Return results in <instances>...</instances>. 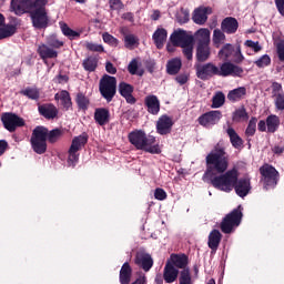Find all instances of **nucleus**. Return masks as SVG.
I'll return each instance as SVG.
<instances>
[{"mask_svg":"<svg viewBox=\"0 0 284 284\" xmlns=\"http://www.w3.org/2000/svg\"><path fill=\"white\" fill-rule=\"evenodd\" d=\"M17 32V27L12 24H7L3 28H0V39H8V37H12Z\"/></svg>","mask_w":284,"mask_h":284,"instance_id":"a19ab883","label":"nucleus"},{"mask_svg":"<svg viewBox=\"0 0 284 284\" xmlns=\"http://www.w3.org/2000/svg\"><path fill=\"white\" fill-rule=\"evenodd\" d=\"M183 63L181 62V59L175 58L168 62L166 64V71L169 74H179L181 72V67Z\"/></svg>","mask_w":284,"mask_h":284,"instance_id":"f704fd0d","label":"nucleus"},{"mask_svg":"<svg viewBox=\"0 0 284 284\" xmlns=\"http://www.w3.org/2000/svg\"><path fill=\"white\" fill-rule=\"evenodd\" d=\"M39 113L41 116H44V119H57V115L59 114V109L54 106V104H42L38 108Z\"/></svg>","mask_w":284,"mask_h":284,"instance_id":"5701e85b","label":"nucleus"},{"mask_svg":"<svg viewBox=\"0 0 284 284\" xmlns=\"http://www.w3.org/2000/svg\"><path fill=\"white\" fill-rule=\"evenodd\" d=\"M242 219L243 212L241 211V206L229 213L221 223L223 234H232L241 225Z\"/></svg>","mask_w":284,"mask_h":284,"instance_id":"0eeeda50","label":"nucleus"},{"mask_svg":"<svg viewBox=\"0 0 284 284\" xmlns=\"http://www.w3.org/2000/svg\"><path fill=\"white\" fill-rule=\"evenodd\" d=\"M20 94H23L27 99H31V101H39V98L41 97V92L37 87H27L20 91Z\"/></svg>","mask_w":284,"mask_h":284,"instance_id":"473e14b6","label":"nucleus"},{"mask_svg":"<svg viewBox=\"0 0 284 284\" xmlns=\"http://www.w3.org/2000/svg\"><path fill=\"white\" fill-rule=\"evenodd\" d=\"M99 91L103 99L110 103L116 94V78L108 74L103 75L100 80Z\"/></svg>","mask_w":284,"mask_h":284,"instance_id":"6e6552de","label":"nucleus"},{"mask_svg":"<svg viewBox=\"0 0 284 284\" xmlns=\"http://www.w3.org/2000/svg\"><path fill=\"white\" fill-rule=\"evenodd\" d=\"M47 44H49V47L53 48L54 50V49L63 48L64 42L59 40L57 36L52 34L47 38Z\"/></svg>","mask_w":284,"mask_h":284,"instance_id":"79ce46f5","label":"nucleus"},{"mask_svg":"<svg viewBox=\"0 0 284 284\" xmlns=\"http://www.w3.org/2000/svg\"><path fill=\"white\" fill-rule=\"evenodd\" d=\"M59 26L62 34H64V37H68V39H70L71 41L81 37V33L69 28L68 23L60 22Z\"/></svg>","mask_w":284,"mask_h":284,"instance_id":"72a5a7b5","label":"nucleus"},{"mask_svg":"<svg viewBox=\"0 0 284 284\" xmlns=\"http://www.w3.org/2000/svg\"><path fill=\"white\" fill-rule=\"evenodd\" d=\"M129 141L136 150H143L144 152H149V154H161V146L156 143V138L146 135L141 130L129 133Z\"/></svg>","mask_w":284,"mask_h":284,"instance_id":"39448f33","label":"nucleus"},{"mask_svg":"<svg viewBox=\"0 0 284 284\" xmlns=\"http://www.w3.org/2000/svg\"><path fill=\"white\" fill-rule=\"evenodd\" d=\"M275 108L277 110H284V93H280L275 98Z\"/></svg>","mask_w":284,"mask_h":284,"instance_id":"5fc2aeb1","label":"nucleus"},{"mask_svg":"<svg viewBox=\"0 0 284 284\" xmlns=\"http://www.w3.org/2000/svg\"><path fill=\"white\" fill-rule=\"evenodd\" d=\"M55 101L64 108V110H70L72 108V98H70V92L62 90L54 95Z\"/></svg>","mask_w":284,"mask_h":284,"instance_id":"393cba45","label":"nucleus"},{"mask_svg":"<svg viewBox=\"0 0 284 284\" xmlns=\"http://www.w3.org/2000/svg\"><path fill=\"white\" fill-rule=\"evenodd\" d=\"M128 70L130 72V74H136V71L139 70V62L133 59L128 67Z\"/></svg>","mask_w":284,"mask_h":284,"instance_id":"13d9d810","label":"nucleus"},{"mask_svg":"<svg viewBox=\"0 0 284 284\" xmlns=\"http://www.w3.org/2000/svg\"><path fill=\"white\" fill-rule=\"evenodd\" d=\"M221 119H223V113L221 111H210L202 114L197 121L203 128H213V125H216Z\"/></svg>","mask_w":284,"mask_h":284,"instance_id":"f8f14e48","label":"nucleus"},{"mask_svg":"<svg viewBox=\"0 0 284 284\" xmlns=\"http://www.w3.org/2000/svg\"><path fill=\"white\" fill-rule=\"evenodd\" d=\"M209 14H212V8L199 7L193 11L192 20L196 23V26H205Z\"/></svg>","mask_w":284,"mask_h":284,"instance_id":"4468645a","label":"nucleus"},{"mask_svg":"<svg viewBox=\"0 0 284 284\" xmlns=\"http://www.w3.org/2000/svg\"><path fill=\"white\" fill-rule=\"evenodd\" d=\"M233 52H234V59L236 63H241L245 59V57H243V52H241V44H239L236 47V50Z\"/></svg>","mask_w":284,"mask_h":284,"instance_id":"4d7b16f0","label":"nucleus"},{"mask_svg":"<svg viewBox=\"0 0 284 284\" xmlns=\"http://www.w3.org/2000/svg\"><path fill=\"white\" fill-rule=\"evenodd\" d=\"M144 105L146 106L149 114L156 116V114L161 112V101L156 95H146L144 99Z\"/></svg>","mask_w":284,"mask_h":284,"instance_id":"2eb2a0df","label":"nucleus"},{"mask_svg":"<svg viewBox=\"0 0 284 284\" xmlns=\"http://www.w3.org/2000/svg\"><path fill=\"white\" fill-rule=\"evenodd\" d=\"M119 92L121 97L125 99L126 103H130V105H134V103H136V98L132 95V92H134V87H132L131 84L121 82L119 84Z\"/></svg>","mask_w":284,"mask_h":284,"instance_id":"f3484780","label":"nucleus"},{"mask_svg":"<svg viewBox=\"0 0 284 284\" xmlns=\"http://www.w3.org/2000/svg\"><path fill=\"white\" fill-rule=\"evenodd\" d=\"M276 50H277V57L280 61L284 62V41H281L277 43Z\"/></svg>","mask_w":284,"mask_h":284,"instance_id":"bf43d9fd","label":"nucleus"},{"mask_svg":"<svg viewBox=\"0 0 284 284\" xmlns=\"http://www.w3.org/2000/svg\"><path fill=\"white\" fill-rule=\"evenodd\" d=\"M152 39L154 41V44L156 45L158 50H161L163 45H165V42L168 41V30L164 28H158L153 36Z\"/></svg>","mask_w":284,"mask_h":284,"instance_id":"412c9836","label":"nucleus"},{"mask_svg":"<svg viewBox=\"0 0 284 284\" xmlns=\"http://www.w3.org/2000/svg\"><path fill=\"white\" fill-rule=\"evenodd\" d=\"M175 81L180 85H185V83H187V74H179V75H176L175 77Z\"/></svg>","mask_w":284,"mask_h":284,"instance_id":"e2e57ef3","label":"nucleus"},{"mask_svg":"<svg viewBox=\"0 0 284 284\" xmlns=\"http://www.w3.org/2000/svg\"><path fill=\"white\" fill-rule=\"evenodd\" d=\"M234 54V47L230 43L223 45V48L219 51L220 59L227 61L230 57Z\"/></svg>","mask_w":284,"mask_h":284,"instance_id":"58836bf2","label":"nucleus"},{"mask_svg":"<svg viewBox=\"0 0 284 284\" xmlns=\"http://www.w3.org/2000/svg\"><path fill=\"white\" fill-rule=\"evenodd\" d=\"M131 280H132V267H130V264L125 262L120 270V283L130 284Z\"/></svg>","mask_w":284,"mask_h":284,"instance_id":"7c9ffc66","label":"nucleus"},{"mask_svg":"<svg viewBox=\"0 0 284 284\" xmlns=\"http://www.w3.org/2000/svg\"><path fill=\"white\" fill-rule=\"evenodd\" d=\"M211 34L210 29L201 28L194 33L193 39L197 45H210Z\"/></svg>","mask_w":284,"mask_h":284,"instance_id":"aec40b11","label":"nucleus"},{"mask_svg":"<svg viewBox=\"0 0 284 284\" xmlns=\"http://www.w3.org/2000/svg\"><path fill=\"white\" fill-rule=\"evenodd\" d=\"M7 150H8V142L6 140H0V156H3Z\"/></svg>","mask_w":284,"mask_h":284,"instance_id":"69168bd1","label":"nucleus"},{"mask_svg":"<svg viewBox=\"0 0 284 284\" xmlns=\"http://www.w3.org/2000/svg\"><path fill=\"white\" fill-rule=\"evenodd\" d=\"M212 54V50L210 49V44H197L196 47V60L200 63H203L210 59Z\"/></svg>","mask_w":284,"mask_h":284,"instance_id":"cd10ccee","label":"nucleus"},{"mask_svg":"<svg viewBox=\"0 0 284 284\" xmlns=\"http://www.w3.org/2000/svg\"><path fill=\"white\" fill-rule=\"evenodd\" d=\"M275 6L281 17H284V0H275Z\"/></svg>","mask_w":284,"mask_h":284,"instance_id":"680f3d73","label":"nucleus"},{"mask_svg":"<svg viewBox=\"0 0 284 284\" xmlns=\"http://www.w3.org/2000/svg\"><path fill=\"white\" fill-rule=\"evenodd\" d=\"M48 0H11L10 10L18 17L30 12L32 24L38 30H41L48 28V13L45 12Z\"/></svg>","mask_w":284,"mask_h":284,"instance_id":"f03ea898","label":"nucleus"},{"mask_svg":"<svg viewBox=\"0 0 284 284\" xmlns=\"http://www.w3.org/2000/svg\"><path fill=\"white\" fill-rule=\"evenodd\" d=\"M1 121L9 132H14L17 128H23L26 125V121L22 118L14 113H3L1 116Z\"/></svg>","mask_w":284,"mask_h":284,"instance_id":"9b49d317","label":"nucleus"},{"mask_svg":"<svg viewBox=\"0 0 284 284\" xmlns=\"http://www.w3.org/2000/svg\"><path fill=\"white\" fill-rule=\"evenodd\" d=\"M206 171L202 178L204 183H211L213 187L221 190V192L235 190V193L241 199H245L250 194L252 179L250 176L239 179V170L235 168L227 171L230 161L224 148L215 146L206 155Z\"/></svg>","mask_w":284,"mask_h":284,"instance_id":"f257e3e1","label":"nucleus"},{"mask_svg":"<svg viewBox=\"0 0 284 284\" xmlns=\"http://www.w3.org/2000/svg\"><path fill=\"white\" fill-rule=\"evenodd\" d=\"M173 125H174V121L172 120V118L164 114L160 116L156 122V132L158 134L165 136V134H170V132H172Z\"/></svg>","mask_w":284,"mask_h":284,"instance_id":"ddd939ff","label":"nucleus"},{"mask_svg":"<svg viewBox=\"0 0 284 284\" xmlns=\"http://www.w3.org/2000/svg\"><path fill=\"white\" fill-rule=\"evenodd\" d=\"M68 81H70V78L68 75H63V74H59L54 78V82L55 83H61V84H64V83H68Z\"/></svg>","mask_w":284,"mask_h":284,"instance_id":"052dcab7","label":"nucleus"},{"mask_svg":"<svg viewBox=\"0 0 284 284\" xmlns=\"http://www.w3.org/2000/svg\"><path fill=\"white\" fill-rule=\"evenodd\" d=\"M176 21L181 26H183V23H187V21H190V12H187L185 10H182V11L178 12Z\"/></svg>","mask_w":284,"mask_h":284,"instance_id":"3c124183","label":"nucleus"},{"mask_svg":"<svg viewBox=\"0 0 284 284\" xmlns=\"http://www.w3.org/2000/svg\"><path fill=\"white\" fill-rule=\"evenodd\" d=\"M82 65L87 72H94L99 65V59L97 57H88L83 60Z\"/></svg>","mask_w":284,"mask_h":284,"instance_id":"c9c22d12","label":"nucleus"},{"mask_svg":"<svg viewBox=\"0 0 284 284\" xmlns=\"http://www.w3.org/2000/svg\"><path fill=\"white\" fill-rule=\"evenodd\" d=\"M247 89L245 87H240L237 89L231 90L227 94V99L229 101H232V103H236L237 101H242V99H245Z\"/></svg>","mask_w":284,"mask_h":284,"instance_id":"c85d7f7f","label":"nucleus"},{"mask_svg":"<svg viewBox=\"0 0 284 284\" xmlns=\"http://www.w3.org/2000/svg\"><path fill=\"white\" fill-rule=\"evenodd\" d=\"M257 68H267L272 63V58L268 54H263L254 61Z\"/></svg>","mask_w":284,"mask_h":284,"instance_id":"a18cd8bd","label":"nucleus"},{"mask_svg":"<svg viewBox=\"0 0 284 284\" xmlns=\"http://www.w3.org/2000/svg\"><path fill=\"white\" fill-rule=\"evenodd\" d=\"M102 39L104 43H108V45H111L112 48H116V45H119V39L108 32L102 34Z\"/></svg>","mask_w":284,"mask_h":284,"instance_id":"49530a36","label":"nucleus"},{"mask_svg":"<svg viewBox=\"0 0 284 284\" xmlns=\"http://www.w3.org/2000/svg\"><path fill=\"white\" fill-rule=\"evenodd\" d=\"M280 125H281V119L278 118V115L273 114L266 118V130L271 134H274V132L278 130Z\"/></svg>","mask_w":284,"mask_h":284,"instance_id":"2f4dec72","label":"nucleus"},{"mask_svg":"<svg viewBox=\"0 0 284 284\" xmlns=\"http://www.w3.org/2000/svg\"><path fill=\"white\" fill-rule=\"evenodd\" d=\"M61 136H63V131L60 129H53L49 132L45 126H37L31 135V148L36 154H45L47 141L57 143Z\"/></svg>","mask_w":284,"mask_h":284,"instance_id":"20e7f679","label":"nucleus"},{"mask_svg":"<svg viewBox=\"0 0 284 284\" xmlns=\"http://www.w3.org/2000/svg\"><path fill=\"white\" fill-rule=\"evenodd\" d=\"M154 199H156V201H165V199H168V193L165 190L158 187L154 191Z\"/></svg>","mask_w":284,"mask_h":284,"instance_id":"864d4df0","label":"nucleus"},{"mask_svg":"<svg viewBox=\"0 0 284 284\" xmlns=\"http://www.w3.org/2000/svg\"><path fill=\"white\" fill-rule=\"evenodd\" d=\"M105 70L109 74H116V68L114 64H112V62H106Z\"/></svg>","mask_w":284,"mask_h":284,"instance_id":"0e129e2a","label":"nucleus"},{"mask_svg":"<svg viewBox=\"0 0 284 284\" xmlns=\"http://www.w3.org/2000/svg\"><path fill=\"white\" fill-rule=\"evenodd\" d=\"M85 143H88V134L85 133L78 135L72 140L69 149L68 165L74 168L77 163H79V150H81Z\"/></svg>","mask_w":284,"mask_h":284,"instance_id":"1a4fd4ad","label":"nucleus"},{"mask_svg":"<svg viewBox=\"0 0 284 284\" xmlns=\"http://www.w3.org/2000/svg\"><path fill=\"white\" fill-rule=\"evenodd\" d=\"M221 239H223V235L221 234L220 230L211 231V233L209 234L207 242L210 250L216 252V250H219V245H221Z\"/></svg>","mask_w":284,"mask_h":284,"instance_id":"a878e982","label":"nucleus"},{"mask_svg":"<svg viewBox=\"0 0 284 284\" xmlns=\"http://www.w3.org/2000/svg\"><path fill=\"white\" fill-rule=\"evenodd\" d=\"M247 119H250V115L244 106L233 112L232 121H234V123H242L243 121H247Z\"/></svg>","mask_w":284,"mask_h":284,"instance_id":"e433bc0d","label":"nucleus"},{"mask_svg":"<svg viewBox=\"0 0 284 284\" xmlns=\"http://www.w3.org/2000/svg\"><path fill=\"white\" fill-rule=\"evenodd\" d=\"M85 48L90 52H105V49L103 48V44H97L94 42H87Z\"/></svg>","mask_w":284,"mask_h":284,"instance_id":"603ef678","label":"nucleus"},{"mask_svg":"<svg viewBox=\"0 0 284 284\" xmlns=\"http://www.w3.org/2000/svg\"><path fill=\"white\" fill-rule=\"evenodd\" d=\"M225 31H223V29H215L213 31V45L215 48H221V45H223V43H225Z\"/></svg>","mask_w":284,"mask_h":284,"instance_id":"4c0bfd02","label":"nucleus"},{"mask_svg":"<svg viewBox=\"0 0 284 284\" xmlns=\"http://www.w3.org/2000/svg\"><path fill=\"white\" fill-rule=\"evenodd\" d=\"M163 278L165 283H174V281L179 278V268H175L170 262H166L163 271Z\"/></svg>","mask_w":284,"mask_h":284,"instance_id":"4be33fe9","label":"nucleus"},{"mask_svg":"<svg viewBox=\"0 0 284 284\" xmlns=\"http://www.w3.org/2000/svg\"><path fill=\"white\" fill-rule=\"evenodd\" d=\"M122 19H124V21H130V23H134V14H132V12L123 13Z\"/></svg>","mask_w":284,"mask_h":284,"instance_id":"338daca9","label":"nucleus"},{"mask_svg":"<svg viewBox=\"0 0 284 284\" xmlns=\"http://www.w3.org/2000/svg\"><path fill=\"white\" fill-rule=\"evenodd\" d=\"M226 133L230 138L231 145H233V148L235 150H242L243 149V139H241L239 133H236V131L233 128H229L226 130Z\"/></svg>","mask_w":284,"mask_h":284,"instance_id":"c756f323","label":"nucleus"},{"mask_svg":"<svg viewBox=\"0 0 284 284\" xmlns=\"http://www.w3.org/2000/svg\"><path fill=\"white\" fill-rule=\"evenodd\" d=\"M257 130L260 132H265L267 130V122H265V120H261L257 124Z\"/></svg>","mask_w":284,"mask_h":284,"instance_id":"774afa93","label":"nucleus"},{"mask_svg":"<svg viewBox=\"0 0 284 284\" xmlns=\"http://www.w3.org/2000/svg\"><path fill=\"white\" fill-rule=\"evenodd\" d=\"M170 41L173 45L182 48V54L187 61H192L194 58V34L192 32L178 29L171 34Z\"/></svg>","mask_w":284,"mask_h":284,"instance_id":"423d86ee","label":"nucleus"},{"mask_svg":"<svg viewBox=\"0 0 284 284\" xmlns=\"http://www.w3.org/2000/svg\"><path fill=\"white\" fill-rule=\"evenodd\" d=\"M225 104V94L223 92H216L212 99V108H223Z\"/></svg>","mask_w":284,"mask_h":284,"instance_id":"ea45409f","label":"nucleus"},{"mask_svg":"<svg viewBox=\"0 0 284 284\" xmlns=\"http://www.w3.org/2000/svg\"><path fill=\"white\" fill-rule=\"evenodd\" d=\"M75 101L80 110H88V105H90V100L83 93H78Z\"/></svg>","mask_w":284,"mask_h":284,"instance_id":"c03bdc74","label":"nucleus"},{"mask_svg":"<svg viewBox=\"0 0 284 284\" xmlns=\"http://www.w3.org/2000/svg\"><path fill=\"white\" fill-rule=\"evenodd\" d=\"M168 263H171L173 267L175 266L179 270H185L187 266V256L185 254H171Z\"/></svg>","mask_w":284,"mask_h":284,"instance_id":"bb28decb","label":"nucleus"},{"mask_svg":"<svg viewBox=\"0 0 284 284\" xmlns=\"http://www.w3.org/2000/svg\"><path fill=\"white\" fill-rule=\"evenodd\" d=\"M196 77L202 81H207L212 77H243V68L232 62H224L220 67L209 62L196 68Z\"/></svg>","mask_w":284,"mask_h":284,"instance_id":"7ed1b4c3","label":"nucleus"},{"mask_svg":"<svg viewBox=\"0 0 284 284\" xmlns=\"http://www.w3.org/2000/svg\"><path fill=\"white\" fill-rule=\"evenodd\" d=\"M124 45L132 50L134 45H139V38L134 34H125L124 36Z\"/></svg>","mask_w":284,"mask_h":284,"instance_id":"37998d69","label":"nucleus"},{"mask_svg":"<svg viewBox=\"0 0 284 284\" xmlns=\"http://www.w3.org/2000/svg\"><path fill=\"white\" fill-rule=\"evenodd\" d=\"M135 264L139 267H142L144 272H150L152 270V265H154V260H152V255L148 253H138L135 256Z\"/></svg>","mask_w":284,"mask_h":284,"instance_id":"a211bd4d","label":"nucleus"},{"mask_svg":"<svg viewBox=\"0 0 284 284\" xmlns=\"http://www.w3.org/2000/svg\"><path fill=\"white\" fill-rule=\"evenodd\" d=\"M221 30L225 32V34H236V30H239V20L233 17L225 18L221 23Z\"/></svg>","mask_w":284,"mask_h":284,"instance_id":"6ab92c4d","label":"nucleus"},{"mask_svg":"<svg viewBox=\"0 0 284 284\" xmlns=\"http://www.w3.org/2000/svg\"><path fill=\"white\" fill-rule=\"evenodd\" d=\"M260 173L262 174V183L265 190H271L278 185V171L270 164H264L260 168Z\"/></svg>","mask_w":284,"mask_h":284,"instance_id":"9d476101","label":"nucleus"},{"mask_svg":"<svg viewBox=\"0 0 284 284\" xmlns=\"http://www.w3.org/2000/svg\"><path fill=\"white\" fill-rule=\"evenodd\" d=\"M111 10H123V2L121 0H109Z\"/></svg>","mask_w":284,"mask_h":284,"instance_id":"6e6d98bb","label":"nucleus"},{"mask_svg":"<svg viewBox=\"0 0 284 284\" xmlns=\"http://www.w3.org/2000/svg\"><path fill=\"white\" fill-rule=\"evenodd\" d=\"M257 119L256 118H252L248 122V125L245 130V134L246 136H254V134H256V123H257Z\"/></svg>","mask_w":284,"mask_h":284,"instance_id":"de8ad7c7","label":"nucleus"},{"mask_svg":"<svg viewBox=\"0 0 284 284\" xmlns=\"http://www.w3.org/2000/svg\"><path fill=\"white\" fill-rule=\"evenodd\" d=\"M180 284H192V276L190 275V268H184L181 272Z\"/></svg>","mask_w":284,"mask_h":284,"instance_id":"8fccbe9b","label":"nucleus"},{"mask_svg":"<svg viewBox=\"0 0 284 284\" xmlns=\"http://www.w3.org/2000/svg\"><path fill=\"white\" fill-rule=\"evenodd\" d=\"M94 121L98 125H108V123H110V110L105 108L97 109L94 112Z\"/></svg>","mask_w":284,"mask_h":284,"instance_id":"b1692460","label":"nucleus"},{"mask_svg":"<svg viewBox=\"0 0 284 284\" xmlns=\"http://www.w3.org/2000/svg\"><path fill=\"white\" fill-rule=\"evenodd\" d=\"M38 54L44 63H48V59H57L59 57V52L45 43L39 44Z\"/></svg>","mask_w":284,"mask_h":284,"instance_id":"dca6fc26","label":"nucleus"},{"mask_svg":"<svg viewBox=\"0 0 284 284\" xmlns=\"http://www.w3.org/2000/svg\"><path fill=\"white\" fill-rule=\"evenodd\" d=\"M245 48H250L253 50V52L258 53L261 50H263V47H261V43L258 41H253V40H246L244 42Z\"/></svg>","mask_w":284,"mask_h":284,"instance_id":"09e8293b","label":"nucleus"}]
</instances>
